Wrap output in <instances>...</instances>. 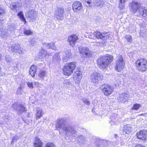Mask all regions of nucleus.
I'll list each match as a JSON object with an SVG mask.
<instances>
[{
    "instance_id": "1",
    "label": "nucleus",
    "mask_w": 147,
    "mask_h": 147,
    "mask_svg": "<svg viewBox=\"0 0 147 147\" xmlns=\"http://www.w3.org/2000/svg\"><path fill=\"white\" fill-rule=\"evenodd\" d=\"M56 128L61 135L65 134L67 136L71 137L75 136L76 131L71 126H67L63 119H59L56 124Z\"/></svg>"
},
{
    "instance_id": "2",
    "label": "nucleus",
    "mask_w": 147,
    "mask_h": 147,
    "mask_svg": "<svg viewBox=\"0 0 147 147\" xmlns=\"http://www.w3.org/2000/svg\"><path fill=\"white\" fill-rule=\"evenodd\" d=\"M113 59V57L110 55L100 57L97 60L98 65L101 69L106 68L112 61Z\"/></svg>"
},
{
    "instance_id": "3",
    "label": "nucleus",
    "mask_w": 147,
    "mask_h": 147,
    "mask_svg": "<svg viewBox=\"0 0 147 147\" xmlns=\"http://www.w3.org/2000/svg\"><path fill=\"white\" fill-rule=\"evenodd\" d=\"M130 11L131 13L135 14L137 13L138 16V13L140 12L141 9L142 8V4L140 2L136 1H132L129 4Z\"/></svg>"
},
{
    "instance_id": "4",
    "label": "nucleus",
    "mask_w": 147,
    "mask_h": 147,
    "mask_svg": "<svg viewBox=\"0 0 147 147\" xmlns=\"http://www.w3.org/2000/svg\"><path fill=\"white\" fill-rule=\"evenodd\" d=\"M147 61L144 58H141L138 59L136 62V66L140 72L146 71L147 69Z\"/></svg>"
},
{
    "instance_id": "5",
    "label": "nucleus",
    "mask_w": 147,
    "mask_h": 147,
    "mask_svg": "<svg viewBox=\"0 0 147 147\" xmlns=\"http://www.w3.org/2000/svg\"><path fill=\"white\" fill-rule=\"evenodd\" d=\"M95 36L97 38L103 40H105L109 37V35L107 33H101L98 31L94 32L93 33L90 32L88 35V37L91 39H94Z\"/></svg>"
},
{
    "instance_id": "6",
    "label": "nucleus",
    "mask_w": 147,
    "mask_h": 147,
    "mask_svg": "<svg viewBox=\"0 0 147 147\" xmlns=\"http://www.w3.org/2000/svg\"><path fill=\"white\" fill-rule=\"evenodd\" d=\"M76 66V63L75 62H71L68 63L63 68L64 74L67 76L70 75L72 73Z\"/></svg>"
},
{
    "instance_id": "7",
    "label": "nucleus",
    "mask_w": 147,
    "mask_h": 147,
    "mask_svg": "<svg viewBox=\"0 0 147 147\" xmlns=\"http://www.w3.org/2000/svg\"><path fill=\"white\" fill-rule=\"evenodd\" d=\"M115 63L116 65L115 66V68L116 71L120 72L124 68L125 63L121 55H119L117 56V59L116 60Z\"/></svg>"
},
{
    "instance_id": "8",
    "label": "nucleus",
    "mask_w": 147,
    "mask_h": 147,
    "mask_svg": "<svg viewBox=\"0 0 147 147\" xmlns=\"http://www.w3.org/2000/svg\"><path fill=\"white\" fill-rule=\"evenodd\" d=\"M103 77V76L100 73L95 71L90 76V80L91 82L96 84L99 80L102 79Z\"/></svg>"
},
{
    "instance_id": "9",
    "label": "nucleus",
    "mask_w": 147,
    "mask_h": 147,
    "mask_svg": "<svg viewBox=\"0 0 147 147\" xmlns=\"http://www.w3.org/2000/svg\"><path fill=\"white\" fill-rule=\"evenodd\" d=\"M100 88L103 92L106 95L111 94L113 91V88L109 85L104 84L101 86Z\"/></svg>"
},
{
    "instance_id": "10",
    "label": "nucleus",
    "mask_w": 147,
    "mask_h": 147,
    "mask_svg": "<svg viewBox=\"0 0 147 147\" xmlns=\"http://www.w3.org/2000/svg\"><path fill=\"white\" fill-rule=\"evenodd\" d=\"M80 53L85 57H90V53L89 49L87 47H80L79 48Z\"/></svg>"
},
{
    "instance_id": "11",
    "label": "nucleus",
    "mask_w": 147,
    "mask_h": 147,
    "mask_svg": "<svg viewBox=\"0 0 147 147\" xmlns=\"http://www.w3.org/2000/svg\"><path fill=\"white\" fill-rule=\"evenodd\" d=\"M63 12L64 9L62 8H58L56 10L55 14L57 20H62L63 18Z\"/></svg>"
},
{
    "instance_id": "12",
    "label": "nucleus",
    "mask_w": 147,
    "mask_h": 147,
    "mask_svg": "<svg viewBox=\"0 0 147 147\" xmlns=\"http://www.w3.org/2000/svg\"><path fill=\"white\" fill-rule=\"evenodd\" d=\"M78 39V37L76 35H73L68 37L67 41L70 46L73 47Z\"/></svg>"
},
{
    "instance_id": "13",
    "label": "nucleus",
    "mask_w": 147,
    "mask_h": 147,
    "mask_svg": "<svg viewBox=\"0 0 147 147\" xmlns=\"http://www.w3.org/2000/svg\"><path fill=\"white\" fill-rule=\"evenodd\" d=\"M22 5L19 3H12L10 5V8L13 11L17 12L19 11L22 7Z\"/></svg>"
},
{
    "instance_id": "14",
    "label": "nucleus",
    "mask_w": 147,
    "mask_h": 147,
    "mask_svg": "<svg viewBox=\"0 0 147 147\" xmlns=\"http://www.w3.org/2000/svg\"><path fill=\"white\" fill-rule=\"evenodd\" d=\"M13 107L17 111V112L18 114H20L26 111L25 107L20 104L15 103L13 105Z\"/></svg>"
},
{
    "instance_id": "15",
    "label": "nucleus",
    "mask_w": 147,
    "mask_h": 147,
    "mask_svg": "<svg viewBox=\"0 0 147 147\" xmlns=\"http://www.w3.org/2000/svg\"><path fill=\"white\" fill-rule=\"evenodd\" d=\"M147 135V131L145 130H141L137 134L138 138L142 140L146 139V136Z\"/></svg>"
},
{
    "instance_id": "16",
    "label": "nucleus",
    "mask_w": 147,
    "mask_h": 147,
    "mask_svg": "<svg viewBox=\"0 0 147 147\" xmlns=\"http://www.w3.org/2000/svg\"><path fill=\"white\" fill-rule=\"evenodd\" d=\"M82 7V4L80 2L78 1L74 2L72 6L73 9L75 11L78 10H80Z\"/></svg>"
},
{
    "instance_id": "17",
    "label": "nucleus",
    "mask_w": 147,
    "mask_h": 147,
    "mask_svg": "<svg viewBox=\"0 0 147 147\" xmlns=\"http://www.w3.org/2000/svg\"><path fill=\"white\" fill-rule=\"evenodd\" d=\"M128 98L127 94L126 93H123L119 95L118 100L119 101L124 103L127 100Z\"/></svg>"
},
{
    "instance_id": "18",
    "label": "nucleus",
    "mask_w": 147,
    "mask_h": 147,
    "mask_svg": "<svg viewBox=\"0 0 147 147\" xmlns=\"http://www.w3.org/2000/svg\"><path fill=\"white\" fill-rule=\"evenodd\" d=\"M12 51L15 53L20 54L22 53L20 46L19 45H15L12 47Z\"/></svg>"
},
{
    "instance_id": "19",
    "label": "nucleus",
    "mask_w": 147,
    "mask_h": 147,
    "mask_svg": "<svg viewBox=\"0 0 147 147\" xmlns=\"http://www.w3.org/2000/svg\"><path fill=\"white\" fill-rule=\"evenodd\" d=\"M28 17L32 19L35 20L36 18V13L33 10L29 11L27 14Z\"/></svg>"
},
{
    "instance_id": "20",
    "label": "nucleus",
    "mask_w": 147,
    "mask_h": 147,
    "mask_svg": "<svg viewBox=\"0 0 147 147\" xmlns=\"http://www.w3.org/2000/svg\"><path fill=\"white\" fill-rule=\"evenodd\" d=\"M43 46L46 47L47 48L51 49L53 50H55L56 48L54 45V43H43Z\"/></svg>"
},
{
    "instance_id": "21",
    "label": "nucleus",
    "mask_w": 147,
    "mask_h": 147,
    "mask_svg": "<svg viewBox=\"0 0 147 147\" xmlns=\"http://www.w3.org/2000/svg\"><path fill=\"white\" fill-rule=\"evenodd\" d=\"M142 8L140 10V12L139 13L138 15V16H143L144 17H146L147 16V10L146 9L145 7L142 6Z\"/></svg>"
},
{
    "instance_id": "22",
    "label": "nucleus",
    "mask_w": 147,
    "mask_h": 147,
    "mask_svg": "<svg viewBox=\"0 0 147 147\" xmlns=\"http://www.w3.org/2000/svg\"><path fill=\"white\" fill-rule=\"evenodd\" d=\"M44 114L42 110L40 108H38L36 114V118L37 120L42 117Z\"/></svg>"
},
{
    "instance_id": "23",
    "label": "nucleus",
    "mask_w": 147,
    "mask_h": 147,
    "mask_svg": "<svg viewBox=\"0 0 147 147\" xmlns=\"http://www.w3.org/2000/svg\"><path fill=\"white\" fill-rule=\"evenodd\" d=\"M35 141L34 147H42V142L38 137H36Z\"/></svg>"
},
{
    "instance_id": "24",
    "label": "nucleus",
    "mask_w": 147,
    "mask_h": 147,
    "mask_svg": "<svg viewBox=\"0 0 147 147\" xmlns=\"http://www.w3.org/2000/svg\"><path fill=\"white\" fill-rule=\"evenodd\" d=\"M132 127L129 125H124L123 127V130L124 132L126 134H129L132 130Z\"/></svg>"
},
{
    "instance_id": "25",
    "label": "nucleus",
    "mask_w": 147,
    "mask_h": 147,
    "mask_svg": "<svg viewBox=\"0 0 147 147\" xmlns=\"http://www.w3.org/2000/svg\"><path fill=\"white\" fill-rule=\"evenodd\" d=\"M108 145V142L106 140H100V144L97 146V147H107Z\"/></svg>"
},
{
    "instance_id": "26",
    "label": "nucleus",
    "mask_w": 147,
    "mask_h": 147,
    "mask_svg": "<svg viewBox=\"0 0 147 147\" xmlns=\"http://www.w3.org/2000/svg\"><path fill=\"white\" fill-rule=\"evenodd\" d=\"M128 0H119V7L120 10H122L124 8L125 3Z\"/></svg>"
},
{
    "instance_id": "27",
    "label": "nucleus",
    "mask_w": 147,
    "mask_h": 147,
    "mask_svg": "<svg viewBox=\"0 0 147 147\" xmlns=\"http://www.w3.org/2000/svg\"><path fill=\"white\" fill-rule=\"evenodd\" d=\"M36 71V67L34 65H32L30 67L29 72L32 76L34 77L35 76Z\"/></svg>"
},
{
    "instance_id": "28",
    "label": "nucleus",
    "mask_w": 147,
    "mask_h": 147,
    "mask_svg": "<svg viewBox=\"0 0 147 147\" xmlns=\"http://www.w3.org/2000/svg\"><path fill=\"white\" fill-rule=\"evenodd\" d=\"M46 74L47 72L46 71L40 70L38 73V76L40 78L44 79V77L46 76Z\"/></svg>"
},
{
    "instance_id": "29",
    "label": "nucleus",
    "mask_w": 147,
    "mask_h": 147,
    "mask_svg": "<svg viewBox=\"0 0 147 147\" xmlns=\"http://www.w3.org/2000/svg\"><path fill=\"white\" fill-rule=\"evenodd\" d=\"M78 140L82 143H84L86 141V138L82 135H80L78 136Z\"/></svg>"
},
{
    "instance_id": "30",
    "label": "nucleus",
    "mask_w": 147,
    "mask_h": 147,
    "mask_svg": "<svg viewBox=\"0 0 147 147\" xmlns=\"http://www.w3.org/2000/svg\"><path fill=\"white\" fill-rule=\"evenodd\" d=\"M46 53H45V51L44 50H41L38 55L39 58L41 59L45 57Z\"/></svg>"
},
{
    "instance_id": "31",
    "label": "nucleus",
    "mask_w": 147,
    "mask_h": 147,
    "mask_svg": "<svg viewBox=\"0 0 147 147\" xmlns=\"http://www.w3.org/2000/svg\"><path fill=\"white\" fill-rule=\"evenodd\" d=\"M60 58L58 53L55 54L53 57V61L54 62H57L59 61Z\"/></svg>"
},
{
    "instance_id": "32",
    "label": "nucleus",
    "mask_w": 147,
    "mask_h": 147,
    "mask_svg": "<svg viewBox=\"0 0 147 147\" xmlns=\"http://www.w3.org/2000/svg\"><path fill=\"white\" fill-rule=\"evenodd\" d=\"M65 58L66 59L70 58L71 57L72 54L71 51L69 50H68L65 51Z\"/></svg>"
},
{
    "instance_id": "33",
    "label": "nucleus",
    "mask_w": 147,
    "mask_h": 147,
    "mask_svg": "<svg viewBox=\"0 0 147 147\" xmlns=\"http://www.w3.org/2000/svg\"><path fill=\"white\" fill-rule=\"evenodd\" d=\"M18 16L20 18V19L23 21L25 22V23H26L25 19L24 17V15L22 11L20 12L18 14Z\"/></svg>"
},
{
    "instance_id": "34",
    "label": "nucleus",
    "mask_w": 147,
    "mask_h": 147,
    "mask_svg": "<svg viewBox=\"0 0 147 147\" xmlns=\"http://www.w3.org/2000/svg\"><path fill=\"white\" fill-rule=\"evenodd\" d=\"M24 33L27 35H31L32 34L33 32L30 30L25 29L24 31Z\"/></svg>"
},
{
    "instance_id": "35",
    "label": "nucleus",
    "mask_w": 147,
    "mask_h": 147,
    "mask_svg": "<svg viewBox=\"0 0 147 147\" xmlns=\"http://www.w3.org/2000/svg\"><path fill=\"white\" fill-rule=\"evenodd\" d=\"M141 107V106L140 105L138 104H135L134 105L133 107L131 109L132 110H137L138 109Z\"/></svg>"
},
{
    "instance_id": "36",
    "label": "nucleus",
    "mask_w": 147,
    "mask_h": 147,
    "mask_svg": "<svg viewBox=\"0 0 147 147\" xmlns=\"http://www.w3.org/2000/svg\"><path fill=\"white\" fill-rule=\"evenodd\" d=\"M125 38L128 42H131L132 41V37L129 35H126L125 36Z\"/></svg>"
},
{
    "instance_id": "37",
    "label": "nucleus",
    "mask_w": 147,
    "mask_h": 147,
    "mask_svg": "<svg viewBox=\"0 0 147 147\" xmlns=\"http://www.w3.org/2000/svg\"><path fill=\"white\" fill-rule=\"evenodd\" d=\"M5 59L7 62H9L11 61L12 59L9 55H6L5 57Z\"/></svg>"
},
{
    "instance_id": "38",
    "label": "nucleus",
    "mask_w": 147,
    "mask_h": 147,
    "mask_svg": "<svg viewBox=\"0 0 147 147\" xmlns=\"http://www.w3.org/2000/svg\"><path fill=\"white\" fill-rule=\"evenodd\" d=\"M5 11L3 8L0 5V16L3 15L5 13Z\"/></svg>"
},
{
    "instance_id": "39",
    "label": "nucleus",
    "mask_w": 147,
    "mask_h": 147,
    "mask_svg": "<svg viewBox=\"0 0 147 147\" xmlns=\"http://www.w3.org/2000/svg\"><path fill=\"white\" fill-rule=\"evenodd\" d=\"M45 147H55L54 144L52 143H47Z\"/></svg>"
},
{
    "instance_id": "40",
    "label": "nucleus",
    "mask_w": 147,
    "mask_h": 147,
    "mask_svg": "<svg viewBox=\"0 0 147 147\" xmlns=\"http://www.w3.org/2000/svg\"><path fill=\"white\" fill-rule=\"evenodd\" d=\"M19 138L20 137L19 136H16L13 137L12 140L11 142V144H13L15 140H18Z\"/></svg>"
},
{
    "instance_id": "41",
    "label": "nucleus",
    "mask_w": 147,
    "mask_h": 147,
    "mask_svg": "<svg viewBox=\"0 0 147 147\" xmlns=\"http://www.w3.org/2000/svg\"><path fill=\"white\" fill-rule=\"evenodd\" d=\"M83 101L85 104H86L87 105H90V102L89 100L87 99H83Z\"/></svg>"
},
{
    "instance_id": "42",
    "label": "nucleus",
    "mask_w": 147,
    "mask_h": 147,
    "mask_svg": "<svg viewBox=\"0 0 147 147\" xmlns=\"http://www.w3.org/2000/svg\"><path fill=\"white\" fill-rule=\"evenodd\" d=\"M29 41V42L30 43V44L31 46H33L36 43V42L34 40H30Z\"/></svg>"
},
{
    "instance_id": "43",
    "label": "nucleus",
    "mask_w": 147,
    "mask_h": 147,
    "mask_svg": "<svg viewBox=\"0 0 147 147\" xmlns=\"http://www.w3.org/2000/svg\"><path fill=\"white\" fill-rule=\"evenodd\" d=\"M26 83L28 86L31 88H33L34 87L33 84L31 82H27Z\"/></svg>"
},
{
    "instance_id": "44",
    "label": "nucleus",
    "mask_w": 147,
    "mask_h": 147,
    "mask_svg": "<svg viewBox=\"0 0 147 147\" xmlns=\"http://www.w3.org/2000/svg\"><path fill=\"white\" fill-rule=\"evenodd\" d=\"M117 117V115L115 114H114L111 117L110 119L111 120V121H112L113 120H114V119H116Z\"/></svg>"
},
{
    "instance_id": "45",
    "label": "nucleus",
    "mask_w": 147,
    "mask_h": 147,
    "mask_svg": "<svg viewBox=\"0 0 147 147\" xmlns=\"http://www.w3.org/2000/svg\"><path fill=\"white\" fill-rule=\"evenodd\" d=\"M9 28L11 31L14 30L15 29V26L13 24H12L10 26Z\"/></svg>"
},
{
    "instance_id": "46",
    "label": "nucleus",
    "mask_w": 147,
    "mask_h": 147,
    "mask_svg": "<svg viewBox=\"0 0 147 147\" xmlns=\"http://www.w3.org/2000/svg\"><path fill=\"white\" fill-rule=\"evenodd\" d=\"M75 74L77 75V76L80 77H81L82 74L80 73V72L79 71H77L75 72Z\"/></svg>"
},
{
    "instance_id": "47",
    "label": "nucleus",
    "mask_w": 147,
    "mask_h": 147,
    "mask_svg": "<svg viewBox=\"0 0 147 147\" xmlns=\"http://www.w3.org/2000/svg\"><path fill=\"white\" fill-rule=\"evenodd\" d=\"M1 36H3V37H6L8 35L7 33L6 32H3L2 33H1Z\"/></svg>"
},
{
    "instance_id": "48",
    "label": "nucleus",
    "mask_w": 147,
    "mask_h": 147,
    "mask_svg": "<svg viewBox=\"0 0 147 147\" xmlns=\"http://www.w3.org/2000/svg\"><path fill=\"white\" fill-rule=\"evenodd\" d=\"M135 147H146V146L142 145V144H137L135 146Z\"/></svg>"
},
{
    "instance_id": "49",
    "label": "nucleus",
    "mask_w": 147,
    "mask_h": 147,
    "mask_svg": "<svg viewBox=\"0 0 147 147\" xmlns=\"http://www.w3.org/2000/svg\"><path fill=\"white\" fill-rule=\"evenodd\" d=\"M85 3H87L89 5L91 4L92 3V1L91 0H86Z\"/></svg>"
},
{
    "instance_id": "50",
    "label": "nucleus",
    "mask_w": 147,
    "mask_h": 147,
    "mask_svg": "<svg viewBox=\"0 0 147 147\" xmlns=\"http://www.w3.org/2000/svg\"><path fill=\"white\" fill-rule=\"evenodd\" d=\"M34 84L36 85H38V82H35L34 83Z\"/></svg>"
},
{
    "instance_id": "51",
    "label": "nucleus",
    "mask_w": 147,
    "mask_h": 147,
    "mask_svg": "<svg viewBox=\"0 0 147 147\" xmlns=\"http://www.w3.org/2000/svg\"><path fill=\"white\" fill-rule=\"evenodd\" d=\"M1 57H2V55L1 53H0V61L1 60Z\"/></svg>"
},
{
    "instance_id": "52",
    "label": "nucleus",
    "mask_w": 147,
    "mask_h": 147,
    "mask_svg": "<svg viewBox=\"0 0 147 147\" xmlns=\"http://www.w3.org/2000/svg\"><path fill=\"white\" fill-rule=\"evenodd\" d=\"M143 114H139V115H138V116H142V115Z\"/></svg>"
},
{
    "instance_id": "53",
    "label": "nucleus",
    "mask_w": 147,
    "mask_h": 147,
    "mask_svg": "<svg viewBox=\"0 0 147 147\" xmlns=\"http://www.w3.org/2000/svg\"><path fill=\"white\" fill-rule=\"evenodd\" d=\"M97 3H98L99 4H100V3L99 2H97Z\"/></svg>"
},
{
    "instance_id": "54",
    "label": "nucleus",
    "mask_w": 147,
    "mask_h": 147,
    "mask_svg": "<svg viewBox=\"0 0 147 147\" xmlns=\"http://www.w3.org/2000/svg\"><path fill=\"white\" fill-rule=\"evenodd\" d=\"M141 32H140V34H141Z\"/></svg>"
}]
</instances>
